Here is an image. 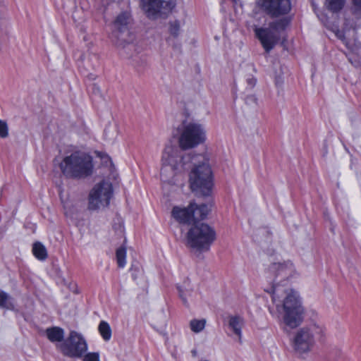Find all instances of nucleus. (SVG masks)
<instances>
[{"label":"nucleus","instance_id":"72a5a7b5","mask_svg":"<svg viewBox=\"0 0 361 361\" xmlns=\"http://www.w3.org/2000/svg\"><path fill=\"white\" fill-rule=\"evenodd\" d=\"M118 39H120L122 42H124V43H127V42H129V41H128V39H126V38H123V37H122V38H121V39H120V37H119V36H118Z\"/></svg>","mask_w":361,"mask_h":361},{"label":"nucleus","instance_id":"c756f323","mask_svg":"<svg viewBox=\"0 0 361 361\" xmlns=\"http://www.w3.org/2000/svg\"><path fill=\"white\" fill-rule=\"evenodd\" d=\"M130 272L133 280H136L138 276V273H140V270L138 267L133 265L130 269Z\"/></svg>","mask_w":361,"mask_h":361},{"label":"nucleus","instance_id":"b1692460","mask_svg":"<svg viewBox=\"0 0 361 361\" xmlns=\"http://www.w3.org/2000/svg\"><path fill=\"white\" fill-rule=\"evenodd\" d=\"M205 323H206V322L204 319H201V320L192 319L190 321V329L192 331H194L195 333H199L201 331H202L203 329L204 328Z\"/></svg>","mask_w":361,"mask_h":361},{"label":"nucleus","instance_id":"1a4fd4ad","mask_svg":"<svg viewBox=\"0 0 361 361\" xmlns=\"http://www.w3.org/2000/svg\"><path fill=\"white\" fill-rule=\"evenodd\" d=\"M113 195L112 184L102 180L96 184L89 195L90 209H97L100 207H108Z\"/></svg>","mask_w":361,"mask_h":361},{"label":"nucleus","instance_id":"f03ea898","mask_svg":"<svg viewBox=\"0 0 361 361\" xmlns=\"http://www.w3.org/2000/svg\"><path fill=\"white\" fill-rule=\"evenodd\" d=\"M202 164L192 169L189 176L190 188L203 196H208L212 192L213 185L212 172L209 164V159L205 156H197Z\"/></svg>","mask_w":361,"mask_h":361},{"label":"nucleus","instance_id":"423d86ee","mask_svg":"<svg viewBox=\"0 0 361 361\" xmlns=\"http://www.w3.org/2000/svg\"><path fill=\"white\" fill-rule=\"evenodd\" d=\"M283 322L286 326L295 329L300 325L303 320L304 309L299 298L294 293L287 295L283 300Z\"/></svg>","mask_w":361,"mask_h":361},{"label":"nucleus","instance_id":"7ed1b4c3","mask_svg":"<svg viewBox=\"0 0 361 361\" xmlns=\"http://www.w3.org/2000/svg\"><path fill=\"white\" fill-rule=\"evenodd\" d=\"M216 238L214 230L204 223L196 221L187 233V245L200 252H205Z\"/></svg>","mask_w":361,"mask_h":361},{"label":"nucleus","instance_id":"9b49d317","mask_svg":"<svg viewBox=\"0 0 361 361\" xmlns=\"http://www.w3.org/2000/svg\"><path fill=\"white\" fill-rule=\"evenodd\" d=\"M257 4L271 18L288 14L291 10L290 0H258Z\"/></svg>","mask_w":361,"mask_h":361},{"label":"nucleus","instance_id":"4468645a","mask_svg":"<svg viewBox=\"0 0 361 361\" xmlns=\"http://www.w3.org/2000/svg\"><path fill=\"white\" fill-rule=\"evenodd\" d=\"M133 18L130 13L123 11L119 13L113 22V32L118 35L128 34Z\"/></svg>","mask_w":361,"mask_h":361},{"label":"nucleus","instance_id":"dca6fc26","mask_svg":"<svg viewBox=\"0 0 361 361\" xmlns=\"http://www.w3.org/2000/svg\"><path fill=\"white\" fill-rule=\"evenodd\" d=\"M197 156H204L203 154H192L191 153L185 154L180 156L178 165L183 169H188L190 168V164L195 167L200 164H202V160L197 158Z\"/></svg>","mask_w":361,"mask_h":361},{"label":"nucleus","instance_id":"5701e85b","mask_svg":"<svg viewBox=\"0 0 361 361\" xmlns=\"http://www.w3.org/2000/svg\"><path fill=\"white\" fill-rule=\"evenodd\" d=\"M116 257L118 266L123 267L126 265V250L125 247H121L116 250Z\"/></svg>","mask_w":361,"mask_h":361},{"label":"nucleus","instance_id":"6e6552de","mask_svg":"<svg viewBox=\"0 0 361 361\" xmlns=\"http://www.w3.org/2000/svg\"><path fill=\"white\" fill-rule=\"evenodd\" d=\"M56 347L64 356L71 358H81L87 350L86 341L75 331H71L68 336Z\"/></svg>","mask_w":361,"mask_h":361},{"label":"nucleus","instance_id":"a211bd4d","mask_svg":"<svg viewBox=\"0 0 361 361\" xmlns=\"http://www.w3.org/2000/svg\"><path fill=\"white\" fill-rule=\"evenodd\" d=\"M291 22L290 17H284L269 23V27L281 37L282 32L288 27Z\"/></svg>","mask_w":361,"mask_h":361},{"label":"nucleus","instance_id":"412c9836","mask_svg":"<svg viewBox=\"0 0 361 361\" xmlns=\"http://www.w3.org/2000/svg\"><path fill=\"white\" fill-rule=\"evenodd\" d=\"M345 0H326V8L332 13H338L343 9Z\"/></svg>","mask_w":361,"mask_h":361},{"label":"nucleus","instance_id":"bb28decb","mask_svg":"<svg viewBox=\"0 0 361 361\" xmlns=\"http://www.w3.org/2000/svg\"><path fill=\"white\" fill-rule=\"evenodd\" d=\"M8 136V128L5 121L0 119V137L6 138Z\"/></svg>","mask_w":361,"mask_h":361},{"label":"nucleus","instance_id":"cd10ccee","mask_svg":"<svg viewBox=\"0 0 361 361\" xmlns=\"http://www.w3.org/2000/svg\"><path fill=\"white\" fill-rule=\"evenodd\" d=\"M82 361H100L99 360V353L97 352L94 353H88L83 355Z\"/></svg>","mask_w":361,"mask_h":361},{"label":"nucleus","instance_id":"aec40b11","mask_svg":"<svg viewBox=\"0 0 361 361\" xmlns=\"http://www.w3.org/2000/svg\"><path fill=\"white\" fill-rule=\"evenodd\" d=\"M98 330L102 338L105 341H109L111 339L112 331L108 322L101 321L98 326Z\"/></svg>","mask_w":361,"mask_h":361},{"label":"nucleus","instance_id":"f3484780","mask_svg":"<svg viewBox=\"0 0 361 361\" xmlns=\"http://www.w3.org/2000/svg\"><path fill=\"white\" fill-rule=\"evenodd\" d=\"M243 319L238 315L230 316L228 317V326L233 332L238 337L239 341L241 342L242 327L243 326Z\"/></svg>","mask_w":361,"mask_h":361},{"label":"nucleus","instance_id":"a878e982","mask_svg":"<svg viewBox=\"0 0 361 361\" xmlns=\"http://www.w3.org/2000/svg\"><path fill=\"white\" fill-rule=\"evenodd\" d=\"M180 30V24L178 21L176 20L174 22L170 23L169 32L171 35L176 37L178 36Z\"/></svg>","mask_w":361,"mask_h":361},{"label":"nucleus","instance_id":"473e14b6","mask_svg":"<svg viewBox=\"0 0 361 361\" xmlns=\"http://www.w3.org/2000/svg\"><path fill=\"white\" fill-rule=\"evenodd\" d=\"M336 36L338 39H341L342 41H344V39H345L344 33L341 31H338L336 32Z\"/></svg>","mask_w":361,"mask_h":361},{"label":"nucleus","instance_id":"39448f33","mask_svg":"<svg viewBox=\"0 0 361 361\" xmlns=\"http://www.w3.org/2000/svg\"><path fill=\"white\" fill-rule=\"evenodd\" d=\"M209 211L206 204L197 205L195 202H190L188 207H173L171 215L180 224L189 225L204 219Z\"/></svg>","mask_w":361,"mask_h":361},{"label":"nucleus","instance_id":"4be33fe9","mask_svg":"<svg viewBox=\"0 0 361 361\" xmlns=\"http://www.w3.org/2000/svg\"><path fill=\"white\" fill-rule=\"evenodd\" d=\"M11 297L5 291L0 290V308L9 309L13 305L11 302Z\"/></svg>","mask_w":361,"mask_h":361},{"label":"nucleus","instance_id":"20e7f679","mask_svg":"<svg viewBox=\"0 0 361 361\" xmlns=\"http://www.w3.org/2000/svg\"><path fill=\"white\" fill-rule=\"evenodd\" d=\"M206 140V132L202 125L195 122L182 123L178 138V145L181 149L187 150L196 147Z\"/></svg>","mask_w":361,"mask_h":361},{"label":"nucleus","instance_id":"c85d7f7f","mask_svg":"<svg viewBox=\"0 0 361 361\" xmlns=\"http://www.w3.org/2000/svg\"><path fill=\"white\" fill-rule=\"evenodd\" d=\"M245 102L248 105L255 104L257 103V98L253 94L247 95L245 98Z\"/></svg>","mask_w":361,"mask_h":361},{"label":"nucleus","instance_id":"f8f14e48","mask_svg":"<svg viewBox=\"0 0 361 361\" xmlns=\"http://www.w3.org/2000/svg\"><path fill=\"white\" fill-rule=\"evenodd\" d=\"M253 31L256 38L259 39L267 53H269L281 39L279 35L273 32L269 27H259L255 26Z\"/></svg>","mask_w":361,"mask_h":361},{"label":"nucleus","instance_id":"2f4dec72","mask_svg":"<svg viewBox=\"0 0 361 361\" xmlns=\"http://www.w3.org/2000/svg\"><path fill=\"white\" fill-rule=\"evenodd\" d=\"M177 288L179 292V296L182 299L183 302L184 303L185 305L188 306V304L187 300L184 295V293H183V290L179 286H178Z\"/></svg>","mask_w":361,"mask_h":361},{"label":"nucleus","instance_id":"ddd939ff","mask_svg":"<svg viewBox=\"0 0 361 361\" xmlns=\"http://www.w3.org/2000/svg\"><path fill=\"white\" fill-rule=\"evenodd\" d=\"M314 343V338L308 328H301L295 334L293 341L294 350L299 353H305L310 350Z\"/></svg>","mask_w":361,"mask_h":361},{"label":"nucleus","instance_id":"f257e3e1","mask_svg":"<svg viewBox=\"0 0 361 361\" xmlns=\"http://www.w3.org/2000/svg\"><path fill=\"white\" fill-rule=\"evenodd\" d=\"M59 168L66 178L85 179L93 173V157L85 152L74 151L63 158Z\"/></svg>","mask_w":361,"mask_h":361},{"label":"nucleus","instance_id":"393cba45","mask_svg":"<svg viewBox=\"0 0 361 361\" xmlns=\"http://www.w3.org/2000/svg\"><path fill=\"white\" fill-rule=\"evenodd\" d=\"M351 1V13L357 18H361V0Z\"/></svg>","mask_w":361,"mask_h":361},{"label":"nucleus","instance_id":"2eb2a0df","mask_svg":"<svg viewBox=\"0 0 361 361\" xmlns=\"http://www.w3.org/2000/svg\"><path fill=\"white\" fill-rule=\"evenodd\" d=\"M45 334L51 343H62L64 339L65 331L59 326L49 327L45 330Z\"/></svg>","mask_w":361,"mask_h":361},{"label":"nucleus","instance_id":"9d476101","mask_svg":"<svg viewBox=\"0 0 361 361\" xmlns=\"http://www.w3.org/2000/svg\"><path fill=\"white\" fill-rule=\"evenodd\" d=\"M175 0H142V6L147 17H166L175 7Z\"/></svg>","mask_w":361,"mask_h":361},{"label":"nucleus","instance_id":"7c9ffc66","mask_svg":"<svg viewBox=\"0 0 361 361\" xmlns=\"http://www.w3.org/2000/svg\"><path fill=\"white\" fill-rule=\"evenodd\" d=\"M247 85L250 87V88H253L257 82V79L253 76H250L246 80Z\"/></svg>","mask_w":361,"mask_h":361},{"label":"nucleus","instance_id":"6ab92c4d","mask_svg":"<svg viewBox=\"0 0 361 361\" xmlns=\"http://www.w3.org/2000/svg\"><path fill=\"white\" fill-rule=\"evenodd\" d=\"M32 252L35 257L39 260H45L47 258V251L44 245L36 242L32 245Z\"/></svg>","mask_w":361,"mask_h":361},{"label":"nucleus","instance_id":"f704fd0d","mask_svg":"<svg viewBox=\"0 0 361 361\" xmlns=\"http://www.w3.org/2000/svg\"><path fill=\"white\" fill-rule=\"evenodd\" d=\"M191 353L193 356H196L197 355V350H192L191 351Z\"/></svg>","mask_w":361,"mask_h":361},{"label":"nucleus","instance_id":"0eeeda50","mask_svg":"<svg viewBox=\"0 0 361 361\" xmlns=\"http://www.w3.org/2000/svg\"><path fill=\"white\" fill-rule=\"evenodd\" d=\"M293 269V264L289 262L274 263L269 267V270L274 275V279L271 288L264 290L271 294L273 301H275L276 298H280L281 286L287 284L288 279L290 276Z\"/></svg>","mask_w":361,"mask_h":361}]
</instances>
